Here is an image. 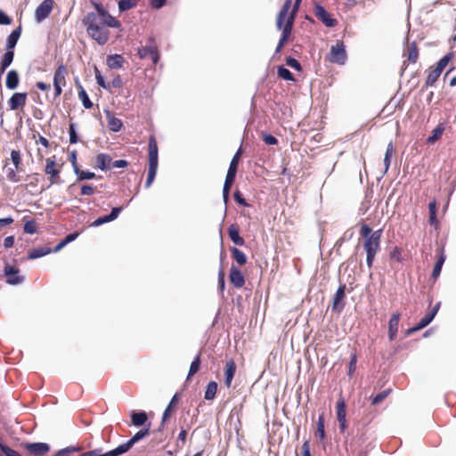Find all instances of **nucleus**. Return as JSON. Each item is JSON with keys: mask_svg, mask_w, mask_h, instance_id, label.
Returning a JSON list of instances; mask_svg holds the SVG:
<instances>
[{"mask_svg": "<svg viewBox=\"0 0 456 456\" xmlns=\"http://www.w3.org/2000/svg\"><path fill=\"white\" fill-rule=\"evenodd\" d=\"M82 24L86 27L90 37L98 45H104L110 39V31L104 25L96 21V14L90 12L82 19Z\"/></svg>", "mask_w": 456, "mask_h": 456, "instance_id": "obj_1", "label": "nucleus"}, {"mask_svg": "<svg viewBox=\"0 0 456 456\" xmlns=\"http://www.w3.org/2000/svg\"><path fill=\"white\" fill-rule=\"evenodd\" d=\"M159 167V147L153 135H151L148 142V173L145 181V188H150L154 183Z\"/></svg>", "mask_w": 456, "mask_h": 456, "instance_id": "obj_2", "label": "nucleus"}, {"mask_svg": "<svg viewBox=\"0 0 456 456\" xmlns=\"http://www.w3.org/2000/svg\"><path fill=\"white\" fill-rule=\"evenodd\" d=\"M360 234L362 238V247L364 251L378 252L380 248V241L383 234V229L373 231L368 224H362Z\"/></svg>", "mask_w": 456, "mask_h": 456, "instance_id": "obj_3", "label": "nucleus"}, {"mask_svg": "<svg viewBox=\"0 0 456 456\" xmlns=\"http://www.w3.org/2000/svg\"><path fill=\"white\" fill-rule=\"evenodd\" d=\"M241 153H242V148L240 146V147H239V149L233 155V157L230 162L228 170H227L226 177H225L224 186H223V200H224V202L225 205L227 204V202L230 199V190H231L232 184L236 180V175H237V172H238V163L240 161V156Z\"/></svg>", "mask_w": 456, "mask_h": 456, "instance_id": "obj_4", "label": "nucleus"}, {"mask_svg": "<svg viewBox=\"0 0 456 456\" xmlns=\"http://www.w3.org/2000/svg\"><path fill=\"white\" fill-rule=\"evenodd\" d=\"M151 422L147 425L142 426L141 429L134 434L128 440L114 447L118 456H122L127 453L137 443L149 436L151 433Z\"/></svg>", "mask_w": 456, "mask_h": 456, "instance_id": "obj_5", "label": "nucleus"}, {"mask_svg": "<svg viewBox=\"0 0 456 456\" xmlns=\"http://www.w3.org/2000/svg\"><path fill=\"white\" fill-rule=\"evenodd\" d=\"M55 156L46 159L44 171L46 175H49L48 179L50 183L46 187L41 188V192L50 188L53 184H61L63 183L60 176L61 167H55Z\"/></svg>", "mask_w": 456, "mask_h": 456, "instance_id": "obj_6", "label": "nucleus"}, {"mask_svg": "<svg viewBox=\"0 0 456 456\" xmlns=\"http://www.w3.org/2000/svg\"><path fill=\"white\" fill-rule=\"evenodd\" d=\"M3 276L5 278L6 284L10 286H17L24 282L25 276L20 274V270L16 265L4 262L3 268Z\"/></svg>", "mask_w": 456, "mask_h": 456, "instance_id": "obj_7", "label": "nucleus"}, {"mask_svg": "<svg viewBox=\"0 0 456 456\" xmlns=\"http://www.w3.org/2000/svg\"><path fill=\"white\" fill-rule=\"evenodd\" d=\"M20 447L28 456H45L51 451V445L45 442H22Z\"/></svg>", "mask_w": 456, "mask_h": 456, "instance_id": "obj_8", "label": "nucleus"}, {"mask_svg": "<svg viewBox=\"0 0 456 456\" xmlns=\"http://www.w3.org/2000/svg\"><path fill=\"white\" fill-rule=\"evenodd\" d=\"M314 12L315 17L327 28H335L338 23V20L320 2L314 4Z\"/></svg>", "mask_w": 456, "mask_h": 456, "instance_id": "obj_9", "label": "nucleus"}, {"mask_svg": "<svg viewBox=\"0 0 456 456\" xmlns=\"http://www.w3.org/2000/svg\"><path fill=\"white\" fill-rule=\"evenodd\" d=\"M346 284L340 282L331 299V311L341 314L346 304Z\"/></svg>", "mask_w": 456, "mask_h": 456, "instance_id": "obj_10", "label": "nucleus"}, {"mask_svg": "<svg viewBox=\"0 0 456 456\" xmlns=\"http://www.w3.org/2000/svg\"><path fill=\"white\" fill-rule=\"evenodd\" d=\"M336 418L338 422V429L342 435H345L348 428V422L346 419V403L342 395L338 399L336 405Z\"/></svg>", "mask_w": 456, "mask_h": 456, "instance_id": "obj_11", "label": "nucleus"}, {"mask_svg": "<svg viewBox=\"0 0 456 456\" xmlns=\"http://www.w3.org/2000/svg\"><path fill=\"white\" fill-rule=\"evenodd\" d=\"M330 61L338 65H344L347 60L346 45L343 41L331 45L330 50Z\"/></svg>", "mask_w": 456, "mask_h": 456, "instance_id": "obj_12", "label": "nucleus"}, {"mask_svg": "<svg viewBox=\"0 0 456 456\" xmlns=\"http://www.w3.org/2000/svg\"><path fill=\"white\" fill-rule=\"evenodd\" d=\"M54 0H43L36 8L34 18L37 23H41L51 14Z\"/></svg>", "mask_w": 456, "mask_h": 456, "instance_id": "obj_13", "label": "nucleus"}, {"mask_svg": "<svg viewBox=\"0 0 456 456\" xmlns=\"http://www.w3.org/2000/svg\"><path fill=\"white\" fill-rule=\"evenodd\" d=\"M229 281L235 289H241L245 285V275L243 272L233 264L230 267Z\"/></svg>", "mask_w": 456, "mask_h": 456, "instance_id": "obj_14", "label": "nucleus"}, {"mask_svg": "<svg viewBox=\"0 0 456 456\" xmlns=\"http://www.w3.org/2000/svg\"><path fill=\"white\" fill-rule=\"evenodd\" d=\"M27 100V92H15L8 99L7 103L11 110H17L26 105Z\"/></svg>", "mask_w": 456, "mask_h": 456, "instance_id": "obj_15", "label": "nucleus"}, {"mask_svg": "<svg viewBox=\"0 0 456 456\" xmlns=\"http://www.w3.org/2000/svg\"><path fill=\"white\" fill-rule=\"evenodd\" d=\"M103 112L106 115L109 129L112 133L120 132L123 128L122 120L120 118L115 117L113 111L110 110L108 107L103 110Z\"/></svg>", "mask_w": 456, "mask_h": 456, "instance_id": "obj_16", "label": "nucleus"}, {"mask_svg": "<svg viewBox=\"0 0 456 456\" xmlns=\"http://www.w3.org/2000/svg\"><path fill=\"white\" fill-rule=\"evenodd\" d=\"M294 25L293 17H290L288 22L282 23L280 27L279 24L276 22V28L279 31L281 32V37L278 41V45L284 46L286 43L289 40V37L290 36L292 28Z\"/></svg>", "mask_w": 456, "mask_h": 456, "instance_id": "obj_17", "label": "nucleus"}, {"mask_svg": "<svg viewBox=\"0 0 456 456\" xmlns=\"http://www.w3.org/2000/svg\"><path fill=\"white\" fill-rule=\"evenodd\" d=\"M400 318L401 314L399 312L393 313L389 318L387 338L390 342L394 341L397 337Z\"/></svg>", "mask_w": 456, "mask_h": 456, "instance_id": "obj_18", "label": "nucleus"}, {"mask_svg": "<svg viewBox=\"0 0 456 456\" xmlns=\"http://www.w3.org/2000/svg\"><path fill=\"white\" fill-rule=\"evenodd\" d=\"M112 158L110 154L101 152L96 155L94 168L106 172L111 168Z\"/></svg>", "mask_w": 456, "mask_h": 456, "instance_id": "obj_19", "label": "nucleus"}, {"mask_svg": "<svg viewBox=\"0 0 456 456\" xmlns=\"http://www.w3.org/2000/svg\"><path fill=\"white\" fill-rule=\"evenodd\" d=\"M446 260V256L444 252V247L438 248L437 250V259L433 266V270L431 273V277L433 280H437L441 275L442 268Z\"/></svg>", "mask_w": 456, "mask_h": 456, "instance_id": "obj_20", "label": "nucleus"}, {"mask_svg": "<svg viewBox=\"0 0 456 456\" xmlns=\"http://www.w3.org/2000/svg\"><path fill=\"white\" fill-rule=\"evenodd\" d=\"M22 26L20 24L8 36L5 42V50L15 52L16 45L21 36Z\"/></svg>", "mask_w": 456, "mask_h": 456, "instance_id": "obj_21", "label": "nucleus"}, {"mask_svg": "<svg viewBox=\"0 0 456 456\" xmlns=\"http://www.w3.org/2000/svg\"><path fill=\"white\" fill-rule=\"evenodd\" d=\"M20 74L16 69H10L7 71L5 76V87L10 90L13 91L17 89L20 86Z\"/></svg>", "mask_w": 456, "mask_h": 456, "instance_id": "obj_22", "label": "nucleus"}, {"mask_svg": "<svg viewBox=\"0 0 456 456\" xmlns=\"http://www.w3.org/2000/svg\"><path fill=\"white\" fill-rule=\"evenodd\" d=\"M130 418L132 425L136 428H141L142 426L147 425V423L149 422L147 412L143 410L131 411Z\"/></svg>", "mask_w": 456, "mask_h": 456, "instance_id": "obj_23", "label": "nucleus"}, {"mask_svg": "<svg viewBox=\"0 0 456 456\" xmlns=\"http://www.w3.org/2000/svg\"><path fill=\"white\" fill-rule=\"evenodd\" d=\"M227 233L235 246L242 247L246 244L245 240L240 236V228L237 224H232L228 226Z\"/></svg>", "mask_w": 456, "mask_h": 456, "instance_id": "obj_24", "label": "nucleus"}, {"mask_svg": "<svg viewBox=\"0 0 456 456\" xmlns=\"http://www.w3.org/2000/svg\"><path fill=\"white\" fill-rule=\"evenodd\" d=\"M180 397L181 395L178 392L172 396L162 414L164 421H167L171 418L172 414L176 411Z\"/></svg>", "mask_w": 456, "mask_h": 456, "instance_id": "obj_25", "label": "nucleus"}, {"mask_svg": "<svg viewBox=\"0 0 456 456\" xmlns=\"http://www.w3.org/2000/svg\"><path fill=\"white\" fill-rule=\"evenodd\" d=\"M236 369H237L236 363L234 362V361L232 359H230L225 364L224 373V383L227 388L231 387V386H232V379L236 373Z\"/></svg>", "mask_w": 456, "mask_h": 456, "instance_id": "obj_26", "label": "nucleus"}, {"mask_svg": "<svg viewBox=\"0 0 456 456\" xmlns=\"http://www.w3.org/2000/svg\"><path fill=\"white\" fill-rule=\"evenodd\" d=\"M293 0H285L283 4L281 5L279 12L277 13L276 22L279 24V27L282 23L288 22L290 18V13H289V9L292 6Z\"/></svg>", "mask_w": 456, "mask_h": 456, "instance_id": "obj_27", "label": "nucleus"}, {"mask_svg": "<svg viewBox=\"0 0 456 456\" xmlns=\"http://www.w3.org/2000/svg\"><path fill=\"white\" fill-rule=\"evenodd\" d=\"M124 62H125V59L119 53H110V54L107 55L106 64L110 69H122Z\"/></svg>", "mask_w": 456, "mask_h": 456, "instance_id": "obj_28", "label": "nucleus"}, {"mask_svg": "<svg viewBox=\"0 0 456 456\" xmlns=\"http://www.w3.org/2000/svg\"><path fill=\"white\" fill-rule=\"evenodd\" d=\"M49 254H51V247L41 246L28 250L26 258L28 260H35L45 256Z\"/></svg>", "mask_w": 456, "mask_h": 456, "instance_id": "obj_29", "label": "nucleus"}, {"mask_svg": "<svg viewBox=\"0 0 456 456\" xmlns=\"http://www.w3.org/2000/svg\"><path fill=\"white\" fill-rule=\"evenodd\" d=\"M314 435L322 443H325L328 439L325 432V417L323 413H321L318 416Z\"/></svg>", "mask_w": 456, "mask_h": 456, "instance_id": "obj_30", "label": "nucleus"}, {"mask_svg": "<svg viewBox=\"0 0 456 456\" xmlns=\"http://www.w3.org/2000/svg\"><path fill=\"white\" fill-rule=\"evenodd\" d=\"M445 129V124L444 123H439L431 132V134L428 136L426 139V143L428 145H433L437 141H439L444 132Z\"/></svg>", "mask_w": 456, "mask_h": 456, "instance_id": "obj_31", "label": "nucleus"}, {"mask_svg": "<svg viewBox=\"0 0 456 456\" xmlns=\"http://www.w3.org/2000/svg\"><path fill=\"white\" fill-rule=\"evenodd\" d=\"M403 55L410 63L417 62L419 59V48L415 41L411 42L406 47Z\"/></svg>", "mask_w": 456, "mask_h": 456, "instance_id": "obj_32", "label": "nucleus"}, {"mask_svg": "<svg viewBox=\"0 0 456 456\" xmlns=\"http://www.w3.org/2000/svg\"><path fill=\"white\" fill-rule=\"evenodd\" d=\"M77 456H118L115 449L103 452L102 448H94L88 451H81Z\"/></svg>", "mask_w": 456, "mask_h": 456, "instance_id": "obj_33", "label": "nucleus"}, {"mask_svg": "<svg viewBox=\"0 0 456 456\" xmlns=\"http://www.w3.org/2000/svg\"><path fill=\"white\" fill-rule=\"evenodd\" d=\"M82 450L83 447L79 444H70L64 448L54 451L52 456H71L72 454L79 452Z\"/></svg>", "mask_w": 456, "mask_h": 456, "instance_id": "obj_34", "label": "nucleus"}, {"mask_svg": "<svg viewBox=\"0 0 456 456\" xmlns=\"http://www.w3.org/2000/svg\"><path fill=\"white\" fill-rule=\"evenodd\" d=\"M200 354L201 351H200L191 361L189 371L186 376V381L190 380L200 370L202 363Z\"/></svg>", "mask_w": 456, "mask_h": 456, "instance_id": "obj_35", "label": "nucleus"}, {"mask_svg": "<svg viewBox=\"0 0 456 456\" xmlns=\"http://www.w3.org/2000/svg\"><path fill=\"white\" fill-rule=\"evenodd\" d=\"M73 171L77 176V178H76L77 183H79L82 181H89V180H93V179H95L98 177L94 172L90 171L88 169L83 170L79 167H77V169H74Z\"/></svg>", "mask_w": 456, "mask_h": 456, "instance_id": "obj_36", "label": "nucleus"}, {"mask_svg": "<svg viewBox=\"0 0 456 456\" xmlns=\"http://www.w3.org/2000/svg\"><path fill=\"white\" fill-rule=\"evenodd\" d=\"M217 389V382L215 380H210L205 387L204 399L206 401H213L216 397Z\"/></svg>", "mask_w": 456, "mask_h": 456, "instance_id": "obj_37", "label": "nucleus"}, {"mask_svg": "<svg viewBox=\"0 0 456 456\" xmlns=\"http://www.w3.org/2000/svg\"><path fill=\"white\" fill-rule=\"evenodd\" d=\"M230 251L232 259L239 265H244L248 262L247 255L237 247H230Z\"/></svg>", "mask_w": 456, "mask_h": 456, "instance_id": "obj_38", "label": "nucleus"}, {"mask_svg": "<svg viewBox=\"0 0 456 456\" xmlns=\"http://www.w3.org/2000/svg\"><path fill=\"white\" fill-rule=\"evenodd\" d=\"M94 71L95 80H96L97 85L100 87H102L104 90L110 93L111 92L110 84L109 82H107L106 77L104 75H102V73L101 72V70L98 69V67L96 65L94 66Z\"/></svg>", "mask_w": 456, "mask_h": 456, "instance_id": "obj_39", "label": "nucleus"}, {"mask_svg": "<svg viewBox=\"0 0 456 456\" xmlns=\"http://www.w3.org/2000/svg\"><path fill=\"white\" fill-rule=\"evenodd\" d=\"M65 75H66V67L62 62H61L58 64V66L54 71L53 83V84H61L62 86H65L66 85Z\"/></svg>", "mask_w": 456, "mask_h": 456, "instance_id": "obj_40", "label": "nucleus"}, {"mask_svg": "<svg viewBox=\"0 0 456 456\" xmlns=\"http://www.w3.org/2000/svg\"><path fill=\"white\" fill-rule=\"evenodd\" d=\"M23 221V232L26 234L33 235L37 232V225L35 219L29 216H24Z\"/></svg>", "mask_w": 456, "mask_h": 456, "instance_id": "obj_41", "label": "nucleus"}, {"mask_svg": "<svg viewBox=\"0 0 456 456\" xmlns=\"http://www.w3.org/2000/svg\"><path fill=\"white\" fill-rule=\"evenodd\" d=\"M69 141L70 144H77L81 142V137L77 131V124L70 122L69 124Z\"/></svg>", "mask_w": 456, "mask_h": 456, "instance_id": "obj_42", "label": "nucleus"}, {"mask_svg": "<svg viewBox=\"0 0 456 456\" xmlns=\"http://www.w3.org/2000/svg\"><path fill=\"white\" fill-rule=\"evenodd\" d=\"M430 71L426 78L425 81V87H431L435 85V83L437 81L441 74L443 73L440 71V69H436V67L431 66L429 68Z\"/></svg>", "mask_w": 456, "mask_h": 456, "instance_id": "obj_43", "label": "nucleus"}, {"mask_svg": "<svg viewBox=\"0 0 456 456\" xmlns=\"http://www.w3.org/2000/svg\"><path fill=\"white\" fill-rule=\"evenodd\" d=\"M0 456H22V454L9 446L0 436Z\"/></svg>", "mask_w": 456, "mask_h": 456, "instance_id": "obj_44", "label": "nucleus"}, {"mask_svg": "<svg viewBox=\"0 0 456 456\" xmlns=\"http://www.w3.org/2000/svg\"><path fill=\"white\" fill-rule=\"evenodd\" d=\"M277 76L285 81L294 82L296 80L294 74L284 65L277 66Z\"/></svg>", "mask_w": 456, "mask_h": 456, "instance_id": "obj_45", "label": "nucleus"}, {"mask_svg": "<svg viewBox=\"0 0 456 456\" xmlns=\"http://www.w3.org/2000/svg\"><path fill=\"white\" fill-rule=\"evenodd\" d=\"M393 152H394V146H393V142H390L387 146L384 159H383L385 170H384L382 175H384L388 171V169L390 167Z\"/></svg>", "mask_w": 456, "mask_h": 456, "instance_id": "obj_46", "label": "nucleus"}, {"mask_svg": "<svg viewBox=\"0 0 456 456\" xmlns=\"http://www.w3.org/2000/svg\"><path fill=\"white\" fill-rule=\"evenodd\" d=\"M455 57V54L453 52H448L445 53L436 63L434 67L440 69V71H444V69L447 67L450 61H452Z\"/></svg>", "mask_w": 456, "mask_h": 456, "instance_id": "obj_47", "label": "nucleus"}, {"mask_svg": "<svg viewBox=\"0 0 456 456\" xmlns=\"http://www.w3.org/2000/svg\"><path fill=\"white\" fill-rule=\"evenodd\" d=\"M14 55L15 52L4 49V54L0 57V65L7 69L13 62Z\"/></svg>", "mask_w": 456, "mask_h": 456, "instance_id": "obj_48", "label": "nucleus"}, {"mask_svg": "<svg viewBox=\"0 0 456 456\" xmlns=\"http://www.w3.org/2000/svg\"><path fill=\"white\" fill-rule=\"evenodd\" d=\"M138 0H119L118 2V8L119 12H125L136 7Z\"/></svg>", "mask_w": 456, "mask_h": 456, "instance_id": "obj_49", "label": "nucleus"}, {"mask_svg": "<svg viewBox=\"0 0 456 456\" xmlns=\"http://www.w3.org/2000/svg\"><path fill=\"white\" fill-rule=\"evenodd\" d=\"M77 94H78V98L81 101L82 105L84 106L85 109L90 110L94 107V103L91 101V99L89 98V95H88L87 92L86 91V89L80 90V92H78Z\"/></svg>", "mask_w": 456, "mask_h": 456, "instance_id": "obj_50", "label": "nucleus"}, {"mask_svg": "<svg viewBox=\"0 0 456 456\" xmlns=\"http://www.w3.org/2000/svg\"><path fill=\"white\" fill-rule=\"evenodd\" d=\"M435 317L436 315L429 310L416 324L419 330H422L428 326Z\"/></svg>", "mask_w": 456, "mask_h": 456, "instance_id": "obj_51", "label": "nucleus"}, {"mask_svg": "<svg viewBox=\"0 0 456 456\" xmlns=\"http://www.w3.org/2000/svg\"><path fill=\"white\" fill-rule=\"evenodd\" d=\"M435 317L436 315L429 310L416 324L419 330H422L428 326Z\"/></svg>", "mask_w": 456, "mask_h": 456, "instance_id": "obj_52", "label": "nucleus"}, {"mask_svg": "<svg viewBox=\"0 0 456 456\" xmlns=\"http://www.w3.org/2000/svg\"><path fill=\"white\" fill-rule=\"evenodd\" d=\"M435 317L436 315L429 310L416 324L419 330H422L428 326Z\"/></svg>", "mask_w": 456, "mask_h": 456, "instance_id": "obj_53", "label": "nucleus"}, {"mask_svg": "<svg viewBox=\"0 0 456 456\" xmlns=\"http://www.w3.org/2000/svg\"><path fill=\"white\" fill-rule=\"evenodd\" d=\"M225 273L224 267L220 266L217 275V290L222 294V296H224V292L225 290Z\"/></svg>", "mask_w": 456, "mask_h": 456, "instance_id": "obj_54", "label": "nucleus"}, {"mask_svg": "<svg viewBox=\"0 0 456 456\" xmlns=\"http://www.w3.org/2000/svg\"><path fill=\"white\" fill-rule=\"evenodd\" d=\"M391 391V388H387L371 396V404L378 405L382 403L388 396Z\"/></svg>", "mask_w": 456, "mask_h": 456, "instance_id": "obj_55", "label": "nucleus"}, {"mask_svg": "<svg viewBox=\"0 0 456 456\" xmlns=\"http://www.w3.org/2000/svg\"><path fill=\"white\" fill-rule=\"evenodd\" d=\"M389 258L396 263H402L403 261V257L401 248L395 246L389 252Z\"/></svg>", "mask_w": 456, "mask_h": 456, "instance_id": "obj_56", "label": "nucleus"}, {"mask_svg": "<svg viewBox=\"0 0 456 456\" xmlns=\"http://www.w3.org/2000/svg\"><path fill=\"white\" fill-rule=\"evenodd\" d=\"M261 139L268 146H274L277 145L279 142L278 139L273 134L268 132H262Z\"/></svg>", "mask_w": 456, "mask_h": 456, "instance_id": "obj_57", "label": "nucleus"}, {"mask_svg": "<svg viewBox=\"0 0 456 456\" xmlns=\"http://www.w3.org/2000/svg\"><path fill=\"white\" fill-rule=\"evenodd\" d=\"M357 360H358V357H357L356 353L355 352L352 353L350 354V361L348 363V370H347V375L350 378H352L355 372Z\"/></svg>", "mask_w": 456, "mask_h": 456, "instance_id": "obj_58", "label": "nucleus"}, {"mask_svg": "<svg viewBox=\"0 0 456 456\" xmlns=\"http://www.w3.org/2000/svg\"><path fill=\"white\" fill-rule=\"evenodd\" d=\"M153 49L151 45H142L137 48L136 55L140 60H144L152 53Z\"/></svg>", "mask_w": 456, "mask_h": 456, "instance_id": "obj_59", "label": "nucleus"}, {"mask_svg": "<svg viewBox=\"0 0 456 456\" xmlns=\"http://www.w3.org/2000/svg\"><path fill=\"white\" fill-rule=\"evenodd\" d=\"M285 63L287 66L290 67L291 69H295L297 72L303 71V68H302L300 62L293 56L286 57Z\"/></svg>", "mask_w": 456, "mask_h": 456, "instance_id": "obj_60", "label": "nucleus"}, {"mask_svg": "<svg viewBox=\"0 0 456 456\" xmlns=\"http://www.w3.org/2000/svg\"><path fill=\"white\" fill-rule=\"evenodd\" d=\"M11 159L18 171H20V172L23 171V168H21L20 167V165L21 164V156H20V151L12 150Z\"/></svg>", "mask_w": 456, "mask_h": 456, "instance_id": "obj_61", "label": "nucleus"}, {"mask_svg": "<svg viewBox=\"0 0 456 456\" xmlns=\"http://www.w3.org/2000/svg\"><path fill=\"white\" fill-rule=\"evenodd\" d=\"M233 199L234 201L241 207L248 208L250 204L245 200L242 192L240 190H235L233 191Z\"/></svg>", "mask_w": 456, "mask_h": 456, "instance_id": "obj_62", "label": "nucleus"}, {"mask_svg": "<svg viewBox=\"0 0 456 456\" xmlns=\"http://www.w3.org/2000/svg\"><path fill=\"white\" fill-rule=\"evenodd\" d=\"M102 25H104L107 28H121L122 27L120 20H118L116 17L112 16L111 14L108 17V19Z\"/></svg>", "mask_w": 456, "mask_h": 456, "instance_id": "obj_63", "label": "nucleus"}, {"mask_svg": "<svg viewBox=\"0 0 456 456\" xmlns=\"http://www.w3.org/2000/svg\"><path fill=\"white\" fill-rule=\"evenodd\" d=\"M110 222H112V220L110 218L109 215L107 214V215H103V216H98L97 218H95L90 226L99 227L102 224H108Z\"/></svg>", "mask_w": 456, "mask_h": 456, "instance_id": "obj_64", "label": "nucleus"}]
</instances>
